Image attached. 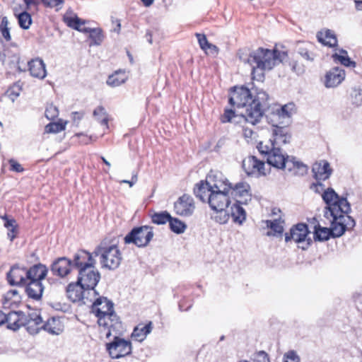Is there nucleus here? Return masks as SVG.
<instances>
[{
	"label": "nucleus",
	"instance_id": "nucleus-1",
	"mask_svg": "<svg viewBox=\"0 0 362 362\" xmlns=\"http://www.w3.org/2000/svg\"><path fill=\"white\" fill-rule=\"evenodd\" d=\"M269 95L263 90L251 92L244 86L235 87L230 92L229 103L234 108H244V122L252 125L258 124L269 108Z\"/></svg>",
	"mask_w": 362,
	"mask_h": 362
},
{
	"label": "nucleus",
	"instance_id": "nucleus-2",
	"mask_svg": "<svg viewBox=\"0 0 362 362\" xmlns=\"http://www.w3.org/2000/svg\"><path fill=\"white\" fill-rule=\"evenodd\" d=\"M287 57L285 52H279L275 48L267 49L259 47L255 52L251 53L248 58L240 59L248 64L252 67V76L255 78V74L259 70L261 71H270L275 66L282 62Z\"/></svg>",
	"mask_w": 362,
	"mask_h": 362
},
{
	"label": "nucleus",
	"instance_id": "nucleus-3",
	"mask_svg": "<svg viewBox=\"0 0 362 362\" xmlns=\"http://www.w3.org/2000/svg\"><path fill=\"white\" fill-rule=\"evenodd\" d=\"M91 312L97 317L100 327L107 330L106 337L112 335V332L121 327V322L114 310L113 303L105 297H99L94 300Z\"/></svg>",
	"mask_w": 362,
	"mask_h": 362
},
{
	"label": "nucleus",
	"instance_id": "nucleus-4",
	"mask_svg": "<svg viewBox=\"0 0 362 362\" xmlns=\"http://www.w3.org/2000/svg\"><path fill=\"white\" fill-rule=\"evenodd\" d=\"M230 194L235 197V202L230 208V214L233 222L242 224L246 219V211L243 205H247L252 200L250 185L246 182H240L235 185L231 184Z\"/></svg>",
	"mask_w": 362,
	"mask_h": 362
},
{
	"label": "nucleus",
	"instance_id": "nucleus-5",
	"mask_svg": "<svg viewBox=\"0 0 362 362\" xmlns=\"http://www.w3.org/2000/svg\"><path fill=\"white\" fill-rule=\"evenodd\" d=\"M331 226L329 228L317 226L315 227L314 238L315 240L325 241L330 237L339 238L346 230L355 226V221L351 216L329 217Z\"/></svg>",
	"mask_w": 362,
	"mask_h": 362
},
{
	"label": "nucleus",
	"instance_id": "nucleus-6",
	"mask_svg": "<svg viewBox=\"0 0 362 362\" xmlns=\"http://www.w3.org/2000/svg\"><path fill=\"white\" fill-rule=\"evenodd\" d=\"M324 202L327 204L325 217L349 216L351 206L346 198L340 197L332 188H327L322 194Z\"/></svg>",
	"mask_w": 362,
	"mask_h": 362
},
{
	"label": "nucleus",
	"instance_id": "nucleus-7",
	"mask_svg": "<svg viewBox=\"0 0 362 362\" xmlns=\"http://www.w3.org/2000/svg\"><path fill=\"white\" fill-rule=\"evenodd\" d=\"M93 254L95 257H100L102 267L110 270L118 268L122 259V253L114 240L110 245L106 240H103L95 248Z\"/></svg>",
	"mask_w": 362,
	"mask_h": 362
},
{
	"label": "nucleus",
	"instance_id": "nucleus-8",
	"mask_svg": "<svg viewBox=\"0 0 362 362\" xmlns=\"http://www.w3.org/2000/svg\"><path fill=\"white\" fill-rule=\"evenodd\" d=\"M257 148L262 155L267 156L269 165L278 169L286 168L291 156L284 155L281 148L274 146V144L271 141H261L258 144Z\"/></svg>",
	"mask_w": 362,
	"mask_h": 362
},
{
	"label": "nucleus",
	"instance_id": "nucleus-9",
	"mask_svg": "<svg viewBox=\"0 0 362 362\" xmlns=\"http://www.w3.org/2000/svg\"><path fill=\"white\" fill-rule=\"evenodd\" d=\"M231 189V183L226 176L219 171L211 170L206 176L205 181H200L194 189V190L206 191H229Z\"/></svg>",
	"mask_w": 362,
	"mask_h": 362
},
{
	"label": "nucleus",
	"instance_id": "nucleus-10",
	"mask_svg": "<svg viewBox=\"0 0 362 362\" xmlns=\"http://www.w3.org/2000/svg\"><path fill=\"white\" fill-rule=\"evenodd\" d=\"M269 111L266 117L272 127L286 126L288 123L291 117L296 113V105L293 103H289L282 106L274 105L272 107L269 105L267 111Z\"/></svg>",
	"mask_w": 362,
	"mask_h": 362
},
{
	"label": "nucleus",
	"instance_id": "nucleus-11",
	"mask_svg": "<svg viewBox=\"0 0 362 362\" xmlns=\"http://www.w3.org/2000/svg\"><path fill=\"white\" fill-rule=\"evenodd\" d=\"M194 194L202 202H207L214 211H223L230 203L229 191H206L194 190Z\"/></svg>",
	"mask_w": 362,
	"mask_h": 362
},
{
	"label": "nucleus",
	"instance_id": "nucleus-12",
	"mask_svg": "<svg viewBox=\"0 0 362 362\" xmlns=\"http://www.w3.org/2000/svg\"><path fill=\"white\" fill-rule=\"evenodd\" d=\"M153 237L151 227L144 226L134 228L124 238L125 244H134L139 247L146 246Z\"/></svg>",
	"mask_w": 362,
	"mask_h": 362
},
{
	"label": "nucleus",
	"instance_id": "nucleus-13",
	"mask_svg": "<svg viewBox=\"0 0 362 362\" xmlns=\"http://www.w3.org/2000/svg\"><path fill=\"white\" fill-rule=\"evenodd\" d=\"M105 348L110 357L113 359L123 358L132 352L131 341L117 335L111 341L106 343Z\"/></svg>",
	"mask_w": 362,
	"mask_h": 362
},
{
	"label": "nucleus",
	"instance_id": "nucleus-14",
	"mask_svg": "<svg viewBox=\"0 0 362 362\" xmlns=\"http://www.w3.org/2000/svg\"><path fill=\"white\" fill-rule=\"evenodd\" d=\"M100 279V273L95 265L88 267L85 269H81L78 272L77 280L83 287H86L89 291H92L95 296L98 293L95 290V286Z\"/></svg>",
	"mask_w": 362,
	"mask_h": 362
},
{
	"label": "nucleus",
	"instance_id": "nucleus-15",
	"mask_svg": "<svg viewBox=\"0 0 362 362\" xmlns=\"http://www.w3.org/2000/svg\"><path fill=\"white\" fill-rule=\"evenodd\" d=\"M309 230L308 226L305 223H298L291 228L289 233L285 234V241L288 242L293 240L297 243H303L302 249H306L312 243L310 238H308Z\"/></svg>",
	"mask_w": 362,
	"mask_h": 362
},
{
	"label": "nucleus",
	"instance_id": "nucleus-16",
	"mask_svg": "<svg viewBox=\"0 0 362 362\" xmlns=\"http://www.w3.org/2000/svg\"><path fill=\"white\" fill-rule=\"evenodd\" d=\"M95 255L93 253L85 250H78L73 256L71 260L72 267L74 269L78 270V272L81 269H85L88 267L96 264V260L95 259Z\"/></svg>",
	"mask_w": 362,
	"mask_h": 362
},
{
	"label": "nucleus",
	"instance_id": "nucleus-17",
	"mask_svg": "<svg viewBox=\"0 0 362 362\" xmlns=\"http://www.w3.org/2000/svg\"><path fill=\"white\" fill-rule=\"evenodd\" d=\"M194 209V199L188 194H183L174 204L175 213L181 216L188 217L192 216Z\"/></svg>",
	"mask_w": 362,
	"mask_h": 362
},
{
	"label": "nucleus",
	"instance_id": "nucleus-18",
	"mask_svg": "<svg viewBox=\"0 0 362 362\" xmlns=\"http://www.w3.org/2000/svg\"><path fill=\"white\" fill-rule=\"evenodd\" d=\"M264 167V163L258 160L254 156H250L243 161V168L248 175H255L256 177L265 175L267 173Z\"/></svg>",
	"mask_w": 362,
	"mask_h": 362
},
{
	"label": "nucleus",
	"instance_id": "nucleus-19",
	"mask_svg": "<svg viewBox=\"0 0 362 362\" xmlns=\"http://www.w3.org/2000/svg\"><path fill=\"white\" fill-rule=\"evenodd\" d=\"M67 297L74 303L83 301L84 304L87 302L85 299L88 300V297L86 296V293H89V291L86 287H83L77 280L76 282L70 283L66 289Z\"/></svg>",
	"mask_w": 362,
	"mask_h": 362
},
{
	"label": "nucleus",
	"instance_id": "nucleus-20",
	"mask_svg": "<svg viewBox=\"0 0 362 362\" xmlns=\"http://www.w3.org/2000/svg\"><path fill=\"white\" fill-rule=\"evenodd\" d=\"M7 280L11 285L25 286L28 282L27 269L18 265L13 266L7 273Z\"/></svg>",
	"mask_w": 362,
	"mask_h": 362
},
{
	"label": "nucleus",
	"instance_id": "nucleus-21",
	"mask_svg": "<svg viewBox=\"0 0 362 362\" xmlns=\"http://www.w3.org/2000/svg\"><path fill=\"white\" fill-rule=\"evenodd\" d=\"M71 259L65 257H59L51 265V271L54 275L64 278L69 275L73 268Z\"/></svg>",
	"mask_w": 362,
	"mask_h": 362
},
{
	"label": "nucleus",
	"instance_id": "nucleus-22",
	"mask_svg": "<svg viewBox=\"0 0 362 362\" xmlns=\"http://www.w3.org/2000/svg\"><path fill=\"white\" fill-rule=\"evenodd\" d=\"M333 170L329 163L326 160H320L315 162L312 167L313 177L316 181H325L329 178Z\"/></svg>",
	"mask_w": 362,
	"mask_h": 362
},
{
	"label": "nucleus",
	"instance_id": "nucleus-23",
	"mask_svg": "<svg viewBox=\"0 0 362 362\" xmlns=\"http://www.w3.org/2000/svg\"><path fill=\"white\" fill-rule=\"evenodd\" d=\"M345 71L338 66L332 68L328 71L325 77V86L327 88L338 86L345 78Z\"/></svg>",
	"mask_w": 362,
	"mask_h": 362
},
{
	"label": "nucleus",
	"instance_id": "nucleus-24",
	"mask_svg": "<svg viewBox=\"0 0 362 362\" xmlns=\"http://www.w3.org/2000/svg\"><path fill=\"white\" fill-rule=\"evenodd\" d=\"M42 319L41 316L33 312L29 313L28 315H25V319L23 320V324L22 326L26 327L27 331L31 334H35L42 329Z\"/></svg>",
	"mask_w": 362,
	"mask_h": 362
},
{
	"label": "nucleus",
	"instance_id": "nucleus-25",
	"mask_svg": "<svg viewBox=\"0 0 362 362\" xmlns=\"http://www.w3.org/2000/svg\"><path fill=\"white\" fill-rule=\"evenodd\" d=\"M271 131L272 139H270L268 141L274 144V146L279 147L282 144L290 142L291 136L286 126L272 127Z\"/></svg>",
	"mask_w": 362,
	"mask_h": 362
},
{
	"label": "nucleus",
	"instance_id": "nucleus-26",
	"mask_svg": "<svg viewBox=\"0 0 362 362\" xmlns=\"http://www.w3.org/2000/svg\"><path fill=\"white\" fill-rule=\"evenodd\" d=\"M6 317L7 328L16 331L23 325L25 314L23 312L9 311L6 313Z\"/></svg>",
	"mask_w": 362,
	"mask_h": 362
},
{
	"label": "nucleus",
	"instance_id": "nucleus-27",
	"mask_svg": "<svg viewBox=\"0 0 362 362\" xmlns=\"http://www.w3.org/2000/svg\"><path fill=\"white\" fill-rule=\"evenodd\" d=\"M28 65L32 76L40 79H43L46 76L45 64L41 59H33L28 62Z\"/></svg>",
	"mask_w": 362,
	"mask_h": 362
},
{
	"label": "nucleus",
	"instance_id": "nucleus-28",
	"mask_svg": "<svg viewBox=\"0 0 362 362\" xmlns=\"http://www.w3.org/2000/svg\"><path fill=\"white\" fill-rule=\"evenodd\" d=\"M48 269L45 265L40 263L35 264L30 267L29 269H27L28 281H41L45 278Z\"/></svg>",
	"mask_w": 362,
	"mask_h": 362
},
{
	"label": "nucleus",
	"instance_id": "nucleus-29",
	"mask_svg": "<svg viewBox=\"0 0 362 362\" xmlns=\"http://www.w3.org/2000/svg\"><path fill=\"white\" fill-rule=\"evenodd\" d=\"M44 291V286L41 281H28L25 284V292L28 296L33 300H40Z\"/></svg>",
	"mask_w": 362,
	"mask_h": 362
},
{
	"label": "nucleus",
	"instance_id": "nucleus-30",
	"mask_svg": "<svg viewBox=\"0 0 362 362\" xmlns=\"http://www.w3.org/2000/svg\"><path fill=\"white\" fill-rule=\"evenodd\" d=\"M153 329V323L149 321L146 324L139 323L136 326L132 333V338L134 340L141 342L151 332Z\"/></svg>",
	"mask_w": 362,
	"mask_h": 362
},
{
	"label": "nucleus",
	"instance_id": "nucleus-31",
	"mask_svg": "<svg viewBox=\"0 0 362 362\" xmlns=\"http://www.w3.org/2000/svg\"><path fill=\"white\" fill-rule=\"evenodd\" d=\"M317 40L322 45H338V40L334 32L329 29H325L317 32L316 35Z\"/></svg>",
	"mask_w": 362,
	"mask_h": 362
},
{
	"label": "nucleus",
	"instance_id": "nucleus-32",
	"mask_svg": "<svg viewBox=\"0 0 362 362\" xmlns=\"http://www.w3.org/2000/svg\"><path fill=\"white\" fill-rule=\"evenodd\" d=\"M42 329L51 334L58 335L64 330V325L59 318L52 317L42 326Z\"/></svg>",
	"mask_w": 362,
	"mask_h": 362
},
{
	"label": "nucleus",
	"instance_id": "nucleus-33",
	"mask_svg": "<svg viewBox=\"0 0 362 362\" xmlns=\"http://www.w3.org/2000/svg\"><path fill=\"white\" fill-rule=\"evenodd\" d=\"M288 171H294V174L303 175L307 173L308 168L306 165L296 159L295 157L291 156L288 158L286 168Z\"/></svg>",
	"mask_w": 362,
	"mask_h": 362
},
{
	"label": "nucleus",
	"instance_id": "nucleus-34",
	"mask_svg": "<svg viewBox=\"0 0 362 362\" xmlns=\"http://www.w3.org/2000/svg\"><path fill=\"white\" fill-rule=\"evenodd\" d=\"M128 76L124 70L115 71L112 75L109 76L107 80V84L111 87H117L125 83Z\"/></svg>",
	"mask_w": 362,
	"mask_h": 362
},
{
	"label": "nucleus",
	"instance_id": "nucleus-35",
	"mask_svg": "<svg viewBox=\"0 0 362 362\" xmlns=\"http://www.w3.org/2000/svg\"><path fill=\"white\" fill-rule=\"evenodd\" d=\"M332 58L336 63H340L341 64L347 67H355L356 62L352 61L346 50L339 49L338 52H335L332 55Z\"/></svg>",
	"mask_w": 362,
	"mask_h": 362
},
{
	"label": "nucleus",
	"instance_id": "nucleus-36",
	"mask_svg": "<svg viewBox=\"0 0 362 362\" xmlns=\"http://www.w3.org/2000/svg\"><path fill=\"white\" fill-rule=\"evenodd\" d=\"M21 296L17 289H11L4 296L3 304L4 307L16 305L21 302Z\"/></svg>",
	"mask_w": 362,
	"mask_h": 362
},
{
	"label": "nucleus",
	"instance_id": "nucleus-37",
	"mask_svg": "<svg viewBox=\"0 0 362 362\" xmlns=\"http://www.w3.org/2000/svg\"><path fill=\"white\" fill-rule=\"evenodd\" d=\"M86 21L79 18L78 16L71 17L67 20V25L78 31L88 34L91 28L86 27Z\"/></svg>",
	"mask_w": 362,
	"mask_h": 362
},
{
	"label": "nucleus",
	"instance_id": "nucleus-38",
	"mask_svg": "<svg viewBox=\"0 0 362 362\" xmlns=\"http://www.w3.org/2000/svg\"><path fill=\"white\" fill-rule=\"evenodd\" d=\"M88 35V39L91 41L90 45H100L105 38V35L100 28H90Z\"/></svg>",
	"mask_w": 362,
	"mask_h": 362
},
{
	"label": "nucleus",
	"instance_id": "nucleus-39",
	"mask_svg": "<svg viewBox=\"0 0 362 362\" xmlns=\"http://www.w3.org/2000/svg\"><path fill=\"white\" fill-rule=\"evenodd\" d=\"M267 226L271 229V231L267 233L268 235H281L284 232L283 221L279 219L274 221H267Z\"/></svg>",
	"mask_w": 362,
	"mask_h": 362
},
{
	"label": "nucleus",
	"instance_id": "nucleus-40",
	"mask_svg": "<svg viewBox=\"0 0 362 362\" xmlns=\"http://www.w3.org/2000/svg\"><path fill=\"white\" fill-rule=\"evenodd\" d=\"M13 14L16 16L18 25L21 28L27 30L30 28L32 23V17L28 11H24L19 13L18 12Z\"/></svg>",
	"mask_w": 362,
	"mask_h": 362
},
{
	"label": "nucleus",
	"instance_id": "nucleus-41",
	"mask_svg": "<svg viewBox=\"0 0 362 362\" xmlns=\"http://www.w3.org/2000/svg\"><path fill=\"white\" fill-rule=\"evenodd\" d=\"M244 112H241L240 115H236L235 111L230 109L225 110L223 115L221 117V122H240V120L244 121V118L242 116Z\"/></svg>",
	"mask_w": 362,
	"mask_h": 362
},
{
	"label": "nucleus",
	"instance_id": "nucleus-42",
	"mask_svg": "<svg viewBox=\"0 0 362 362\" xmlns=\"http://www.w3.org/2000/svg\"><path fill=\"white\" fill-rule=\"evenodd\" d=\"M28 0H13V13H19L24 11L30 9L31 6H37L35 1L33 0V2L28 1Z\"/></svg>",
	"mask_w": 362,
	"mask_h": 362
},
{
	"label": "nucleus",
	"instance_id": "nucleus-43",
	"mask_svg": "<svg viewBox=\"0 0 362 362\" xmlns=\"http://www.w3.org/2000/svg\"><path fill=\"white\" fill-rule=\"evenodd\" d=\"M66 122L62 120L57 122H50L45 127V134H57L65 129Z\"/></svg>",
	"mask_w": 362,
	"mask_h": 362
},
{
	"label": "nucleus",
	"instance_id": "nucleus-44",
	"mask_svg": "<svg viewBox=\"0 0 362 362\" xmlns=\"http://www.w3.org/2000/svg\"><path fill=\"white\" fill-rule=\"evenodd\" d=\"M168 223L170 230L177 234L184 233L187 228V226L184 222L177 218H173L172 216Z\"/></svg>",
	"mask_w": 362,
	"mask_h": 362
},
{
	"label": "nucleus",
	"instance_id": "nucleus-45",
	"mask_svg": "<svg viewBox=\"0 0 362 362\" xmlns=\"http://www.w3.org/2000/svg\"><path fill=\"white\" fill-rule=\"evenodd\" d=\"M95 119L102 125L107 126L108 118L105 109L103 106L97 107L93 112Z\"/></svg>",
	"mask_w": 362,
	"mask_h": 362
},
{
	"label": "nucleus",
	"instance_id": "nucleus-46",
	"mask_svg": "<svg viewBox=\"0 0 362 362\" xmlns=\"http://www.w3.org/2000/svg\"><path fill=\"white\" fill-rule=\"evenodd\" d=\"M170 218H171V216L166 211L158 213H154L153 214L151 215L152 222L157 225L165 224L167 222H169Z\"/></svg>",
	"mask_w": 362,
	"mask_h": 362
},
{
	"label": "nucleus",
	"instance_id": "nucleus-47",
	"mask_svg": "<svg viewBox=\"0 0 362 362\" xmlns=\"http://www.w3.org/2000/svg\"><path fill=\"white\" fill-rule=\"evenodd\" d=\"M21 87L18 83H14L5 93V96L8 97L12 102L20 95Z\"/></svg>",
	"mask_w": 362,
	"mask_h": 362
},
{
	"label": "nucleus",
	"instance_id": "nucleus-48",
	"mask_svg": "<svg viewBox=\"0 0 362 362\" xmlns=\"http://www.w3.org/2000/svg\"><path fill=\"white\" fill-rule=\"evenodd\" d=\"M351 103L356 106L362 105V89L360 88H354L351 93Z\"/></svg>",
	"mask_w": 362,
	"mask_h": 362
},
{
	"label": "nucleus",
	"instance_id": "nucleus-49",
	"mask_svg": "<svg viewBox=\"0 0 362 362\" xmlns=\"http://www.w3.org/2000/svg\"><path fill=\"white\" fill-rule=\"evenodd\" d=\"M8 21L7 17L4 16L1 18L0 23V33L3 37L6 40L9 41L11 40L10 31L8 27Z\"/></svg>",
	"mask_w": 362,
	"mask_h": 362
},
{
	"label": "nucleus",
	"instance_id": "nucleus-50",
	"mask_svg": "<svg viewBox=\"0 0 362 362\" xmlns=\"http://www.w3.org/2000/svg\"><path fill=\"white\" fill-rule=\"evenodd\" d=\"M29 2H33V0H28ZM37 5L39 4L40 0H34ZM45 6L49 8H54L62 5L64 3V0H40Z\"/></svg>",
	"mask_w": 362,
	"mask_h": 362
},
{
	"label": "nucleus",
	"instance_id": "nucleus-51",
	"mask_svg": "<svg viewBox=\"0 0 362 362\" xmlns=\"http://www.w3.org/2000/svg\"><path fill=\"white\" fill-rule=\"evenodd\" d=\"M45 115L48 119L52 120L58 116L59 111L56 106L49 105L46 107Z\"/></svg>",
	"mask_w": 362,
	"mask_h": 362
},
{
	"label": "nucleus",
	"instance_id": "nucleus-52",
	"mask_svg": "<svg viewBox=\"0 0 362 362\" xmlns=\"http://www.w3.org/2000/svg\"><path fill=\"white\" fill-rule=\"evenodd\" d=\"M218 214L214 217L216 222L220 224H225L229 219V214L225 209L223 211H216Z\"/></svg>",
	"mask_w": 362,
	"mask_h": 362
},
{
	"label": "nucleus",
	"instance_id": "nucleus-53",
	"mask_svg": "<svg viewBox=\"0 0 362 362\" xmlns=\"http://www.w3.org/2000/svg\"><path fill=\"white\" fill-rule=\"evenodd\" d=\"M299 54L308 61H313L315 57L317 55V53L313 51H308L306 48H301Z\"/></svg>",
	"mask_w": 362,
	"mask_h": 362
},
{
	"label": "nucleus",
	"instance_id": "nucleus-54",
	"mask_svg": "<svg viewBox=\"0 0 362 362\" xmlns=\"http://www.w3.org/2000/svg\"><path fill=\"white\" fill-rule=\"evenodd\" d=\"M284 362H300V358L294 351H290L284 355Z\"/></svg>",
	"mask_w": 362,
	"mask_h": 362
},
{
	"label": "nucleus",
	"instance_id": "nucleus-55",
	"mask_svg": "<svg viewBox=\"0 0 362 362\" xmlns=\"http://www.w3.org/2000/svg\"><path fill=\"white\" fill-rule=\"evenodd\" d=\"M8 163L10 164V170L11 171L16 173H22L24 171V168L16 160L11 158L8 160Z\"/></svg>",
	"mask_w": 362,
	"mask_h": 362
},
{
	"label": "nucleus",
	"instance_id": "nucleus-56",
	"mask_svg": "<svg viewBox=\"0 0 362 362\" xmlns=\"http://www.w3.org/2000/svg\"><path fill=\"white\" fill-rule=\"evenodd\" d=\"M322 181H316L315 183H313L310 186V189L317 193L324 192L325 185L322 183Z\"/></svg>",
	"mask_w": 362,
	"mask_h": 362
},
{
	"label": "nucleus",
	"instance_id": "nucleus-57",
	"mask_svg": "<svg viewBox=\"0 0 362 362\" xmlns=\"http://www.w3.org/2000/svg\"><path fill=\"white\" fill-rule=\"evenodd\" d=\"M206 55L215 56L218 54V47H200Z\"/></svg>",
	"mask_w": 362,
	"mask_h": 362
},
{
	"label": "nucleus",
	"instance_id": "nucleus-58",
	"mask_svg": "<svg viewBox=\"0 0 362 362\" xmlns=\"http://www.w3.org/2000/svg\"><path fill=\"white\" fill-rule=\"evenodd\" d=\"M254 362H269L267 354L264 351H259L254 358Z\"/></svg>",
	"mask_w": 362,
	"mask_h": 362
},
{
	"label": "nucleus",
	"instance_id": "nucleus-59",
	"mask_svg": "<svg viewBox=\"0 0 362 362\" xmlns=\"http://www.w3.org/2000/svg\"><path fill=\"white\" fill-rule=\"evenodd\" d=\"M196 37L199 43V45H213L209 43L204 34L196 33Z\"/></svg>",
	"mask_w": 362,
	"mask_h": 362
},
{
	"label": "nucleus",
	"instance_id": "nucleus-60",
	"mask_svg": "<svg viewBox=\"0 0 362 362\" xmlns=\"http://www.w3.org/2000/svg\"><path fill=\"white\" fill-rule=\"evenodd\" d=\"M1 218L5 221L4 227L7 229L13 226H17L16 221L15 219H9L6 215L1 216Z\"/></svg>",
	"mask_w": 362,
	"mask_h": 362
},
{
	"label": "nucleus",
	"instance_id": "nucleus-61",
	"mask_svg": "<svg viewBox=\"0 0 362 362\" xmlns=\"http://www.w3.org/2000/svg\"><path fill=\"white\" fill-rule=\"evenodd\" d=\"M17 228H18V226H13L11 228H9V229H8L7 236L11 241H13L16 238L17 234H18Z\"/></svg>",
	"mask_w": 362,
	"mask_h": 362
},
{
	"label": "nucleus",
	"instance_id": "nucleus-62",
	"mask_svg": "<svg viewBox=\"0 0 362 362\" xmlns=\"http://www.w3.org/2000/svg\"><path fill=\"white\" fill-rule=\"evenodd\" d=\"M243 134L245 138L252 139L253 135L255 134V132L249 128H243Z\"/></svg>",
	"mask_w": 362,
	"mask_h": 362
},
{
	"label": "nucleus",
	"instance_id": "nucleus-63",
	"mask_svg": "<svg viewBox=\"0 0 362 362\" xmlns=\"http://www.w3.org/2000/svg\"><path fill=\"white\" fill-rule=\"evenodd\" d=\"M137 180H138L137 174L135 173V174H133L131 180H122L121 182L122 183H127L129 185L130 187H132L137 182Z\"/></svg>",
	"mask_w": 362,
	"mask_h": 362
},
{
	"label": "nucleus",
	"instance_id": "nucleus-64",
	"mask_svg": "<svg viewBox=\"0 0 362 362\" xmlns=\"http://www.w3.org/2000/svg\"><path fill=\"white\" fill-rule=\"evenodd\" d=\"M291 69L293 71L297 73L298 74H300L303 72V70L299 67H298V64L296 62L291 63Z\"/></svg>",
	"mask_w": 362,
	"mask_h": 362
}]
</instances>
